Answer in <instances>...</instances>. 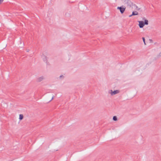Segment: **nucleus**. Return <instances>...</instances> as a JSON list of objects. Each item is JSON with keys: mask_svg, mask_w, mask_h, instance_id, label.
Returning <instances> with one entry per match:
<instances>
[{"mask_svg": "<svg viewBox=\"0 0 161 161\" xmlns=\"http://www.w3.org/2000/svg\"><path fill=\"white\" fill-rule=\"evenodd\" d=\"M125 7L124 6H122L121 7H118L117 8V9L119 10L121 14H123L125 12Z\"/></svg>", "mask_w": 161, "mask_h": 161, "instance_id": "obj_1", "label": "nucleus"}, {"mask_svg": "<svg viewBox=\"0 0 161 161\" xmlns=\"http://www.w3.org/2000/svg\"><path fill=\"white\" fill-rule=\"evenodd\" d=\"M139 22V26L140 28H142L144 26V22L142 21H138Z\"/></svg>", "mask_w": 161, "mask_h": 161, "instance_id": "obj_2", "label": "nucleus"}, {"mask_svg": "<svg viewBox=\"0 0 161 161\" xmlns=\"http://www.w3.org/2000/svg\"><path fill=\"white\" fill-rule=\"evenodd\" d=\"M110 91H111L110 93L111 95H115L119 92V90H116L114 91H113L112 90H111Z\"/></svg>", "mask_w": 161, "mask_h": 161, "instance_id": "obj_3", "label": "nucleus"}, {"mask_svg": "<svg viewBox=\"0 0 161 161\" xmlns=\"http://www.w3.org/2000/svg\"><path fill=\"white\" fill-rule=\"evenodd\" d=\"M126 4L130 8L133 5V3L130 0H127Z\"/></svg>", "mask_w": 161, "mask_h": 161, "instance_id": "obj_4", "label": "nucleus"}, {"mask_svg": "<svg viewBox=\"0 0 161 161\" xmlns=\"http://www.w3.org/2000/svg\"><path fill=\"white\" fill-rule=\"evenodd\" d=\"M145 19V18L144 17V18H143V20H144V25H148V20H147V19Z\"/></svg>", "mask_w": 161, "mask_h": 161, "instance_id": "obj_5", "label": "nucleus"}, {"mask_svg": "<svg viewBox=\"0 0 161 161\" xmlns=\"http://www.w3.org/2000/svg\"><path fill=\"white\" fill-rule=\"evenodd\" d=\"M43 79V76H42L38 78L37 79V81L38 82H41L42 81Z\"/></svg>", "mask_w": 161, "mask_h": 161, "instance_id": "obj_6", "label": "nucleus"}, {"mask_svg": "<svg viewBox=\"0 0 161 161\" xmlns=\"http://www.w3.org/2000/svg\"><path fill=\"white\" fill-rule=\"evenodd\" d=\"M138 13L136 11H134L132 13V15H136L138 14Z\"/></svg>", "mask_w": 161, "mask_h": 161, "instance_id": "obj_7", "label": "nucleus"}, {"mask_svg": "<svg viewBox=\"0 0 161 161\" xmlns=\"http://www.w3.org/2000/svg\"><path fill=\"white\" fill-rule=\"evenodd\" d=\"M23 115L22 114H20L19 116V119L20 120H21L23 119Z\"/></svg>", "mask_w": 161, "mask_h": 161, "instance_id": "obj_8", "label": "nucleus"}, {"mask_svg": "<svg viewBox=\"0 0 161 161\" xmlns=\"http://www.w3.org/2000/svg\"><path fill=\"white\" fill-rule=\"evenodd\" d=\"M113 120L114 121H117V117L115 116H114L113 117Z\"/></svg>", "mask_w": 161, "mask_h": 161, "instance_id": "obj_9", "label": "nucleus"}, {"mask_svg": "<svg viewBox=\"0 0 161 161\" xmlns=\"http://www.w3.org/2000/svg\"><path fill=\"white\" fill-rule=\"evenodd\" d=\"M142 40L143 41V42L144 43V44L145 45H146V42H145V38L144 37H142Z\"/></svg>", "mask_w": 161, "mask_h": 161, "instance_id": "obj_10", "label": "nucleus"}, {"mask_svg": "<svg viewBox=\"0 0 161 161\" xmlns=\"http://www.w3.org/2000/svg\"><path fill=\"white\" fill-rule=\"evenodd\" d=\"M157 56L158 58L161 57V52Z\"/></svg>", "mask_w": 161, "mask_h": 161, "instance_id": "obj_11", "label": "nucleus"}, {"mask_svg": "<svg viewBox=\"0 0 161 161\" xmlns=\"http://www.w3.org/2000/svg\"><path fill=\"white\" fill-rule=\"evenodd\" d=\"M134 5L136 7V8L137 10H138L140 9V8L137 9V8H138L136 4H134Z\"/></svg>", "mask_w": 161, "mask_h": 161, "instance_id": "obj_12", "label": "nucleus"}, {"mask_svg": "<svg viewBox=\"0 0 161 161\" xmlns=\"http://www.w3.org/2000/svg\"><path fill=\"white\" fill-rule=\"evenodd\" d=\"M149 41H150V42L152 43L153 42V41L152 39H149Z\"/></svg>", "mask_w": 161, "mask_h": 161, "instance_id": "obj_13", "label": "nucleus"}, {"mask_svg": "<svg viewBox=\"0 0 161 161\" xmlns=\"http://www.w3.org/2000/svg\"><path fill=\"white\" fill-rule=\"evenodd\" d=\"M3 0H0V4L2 3Z\"/></svg>", "mask_w": 161, "mask_h": 161, "instance_id": "obj_14", "label": "nucleus"}, {"mask_svg": "<svg viewBox=\"0 0 161 161\" xmlns=\"http://www.w3.org/2000/svg\"><path fill=\"white\" fill-rule=\"evenodd\" d=\"M60 78H64V76L63 75H60L59 77Z\"/></svg>", "mask_w": 161, "mask_h": 161, "instance_id": "obj_15", "label": "nucleus"}, {"mask_svg": "<svg viewBox=\"0 0 161 161\" xmlns=\"http://www.w3.org/2000/svg\"><path fill=\"white\" fill-rule=\"evenodd\" d=\"M53 98H54V96L53 97L52 99L49 101L50 102L51 101V100H52L53 99Z\"/></svg>", "mask_w": 161, "mask_h": 161, "instance_id": "obj_16", "label": "nucleus"}, {"mask_svg": "<svg viewBox=\"0 0 161 161\" xmlns=\"http://www.w3.org/2000/svg\"><path fill=\"white\" fill-rule=\"evenodd\" d=\"M133 16V15H132V14L131 15H130L129 16V17H131V16Z\"/></svg>", "mask_w": 161, "mask_h": 161, "instance_id": "obj_17", "label": "nucleus"}, {"mask_svg": "<svg viewBox=\"0 0 161 161\" xmlns=\"http://www.w3.org/2000/svg\"><path fill=\"white\" fill-rule=\"evenodd\" d=\"M27 52H29V50H27Z\"/></svg>", "mask_w": 161, "mask_h": 161, "instance_id": "obj_18", "label": "nucleus"}, {"mask_svg": "<svg viewBox=\"0 0 161 161\" xmlns=\"http://www.w3.org/2000/svg\"><path fill=\"white\" fill-rule=\"evenodd\" d=\"M46 57V59H47V57Z\"/></svg>", "mask_w": 161, "mask_h": 161, "instance_id": "obj_19", "label": "nucleus"}]
</instances>
